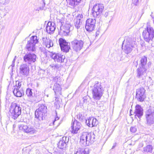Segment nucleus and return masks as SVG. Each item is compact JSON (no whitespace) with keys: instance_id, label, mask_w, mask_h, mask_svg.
<instances>
[{"instance_id":"f257e3e1","label":"nucleus","mask_w":154,"mask_h":154,"mask_svg":"<svg viewBox=\"0 0 154 154\" xmlns=\"http://www.w3.org/2000/svg\"><path fill=\"white\" fill-rule=\"evenodd\" d=\"M91 87L92 98L95 100H100L103 95L104 90L101 83L98 81L95 82L94 86Z\"/></svg>"},{"instance_id":"f03ea898","label":"nucleus","mask_w":154,"mask_h":154,"mask_svg":"<svg viewBox=\"0 0 154 154\" xmlns=\"http://www.w3.org/2000/svg\"><path fill=\"white\" fill-rule=\"evenodd\" d=\"M95 135L93 133L84 132L80 137V143L86 146L92 144L94 141Z\"/></svg>"},{"instance_id":"7ed1b4c3","label":"nucleus","mask_w":154,"mask_h":154,"mask_svg":"<svg viewBox=\"0 0 154 154\" xmlns=\"http://www.w3.org/2000/svg\"><path fill=\"white\" fill-rule=\"evenodd\" d=\"M143 36L145 41L151 43L154 41V29L148 25L143 32Z\"/></svg>"},{"instance_id":"20e7f679","label":"nucleus","mask_w":154,"mask_h":154,"mask_svg":"<svg viewBox=\"0 0 154 154\" xmlns=\"http://www.w3.org/2000/svg\"><path fill=\"white\" fill-rule=\"evenodd\" d=\"M135 46V42L131 38L127 37L122 44V49L124 52L128 54L131 52L133 48Z\"/></svg>"},{"instance_id":"39448f33","label":"nucleus","mask_w":154,"mask_h":154,"mask_svg":"<svg viewBox=\"0 0 154 154\" xmlns=\"http://www.w3.org/2000/svg\"><path fill=\"white\" fill-rule=\"evenodd\" d=\"M21 107L19 105L15 103H12L9 108V115L13 119H16L21 114Z\"/></svg>"},{"instance_id":"423d86ee","label":"nucleus","mask_w":154,"mask_h":154,"mask_svg":"<svg viewBox=\"0 0 154 154\" xmlns=\"http://www.w3.org/2000/svg\"><path fill=\"white\" fill-rule=\"evenodd\" d=\"M145 117L146 124L150 126L154 124V110L149 108L145 112Z\"/></svg>"},{"instance_id":"0eeeda50","label":"nucleus","mask_w":154,"mask_h":154,"mask_svg":"<svg viewBox=\"0 0 154 154\" xmlns=\"http://www.w3.org/2000/svg\"><path fill=\"white\" fill-rule=\"evenodd\" d=\"M47 107L43 104H41L35 112V118L40 121L43 120L45 119V116L47 112Z\"/></svg>"},{"instance_id":"6e6552de","label":"nucleus","mask_w":154,"mask_h":154,"mask_svg":"<svg viewBox=\"0 0 154 154\" xmlns=\"http://www.w3.org/2000/svg\"><path fill=\"white\" fill-rule=\"evenodd\" d=\"M38 42L37 37L36 36H33L28 41L26 45V48L29 51H33L35 50V45Z\"/></svg>"},{"instance_id":"1a4fd4ad","label":"nucleus","mask_w":154,"mask_h":154,"mask_svg":"<svg viewBox=\"0 0 154 154\" xmlns=\"http://www.w3.org/2000/svg\"><path fill=\"white\" fill-rule=\"evenodd\" d=\"M104 9L103 5L102 4H96L92 9V15L94 18H98L102 14Z\"/></svg>"},{"instance_id":"9d476101","label":"nucleus","mask_w":154,"mask_h":154,"mask_svg":"<svg viewBox=\"0 0 154 154\" xmlns=\"http://www.w3.org/2000/svg\"><path fill=\"white\" fill-rule=\"evenodd\" d=\"M71 43L73 49L77 52L80 51L82 49L84 42L82 40H78L75 39L71 42Z\"/></svg>"},{"instance_id":"9b49d317","label":"nucleus","mask_w":154,"mask_h":154,"mask_svg":"<svg viewBox=\"0 0 154 154\" xmlns=\"http://www.w3.org/2000/svg\"><path fill=\"white\" fill-rule=\"evenodd\" d=\"M96 21L94 19L89 18L86 21L85 28L86 30L91 32L94 30L96 24Z\"/></svg>"},{"instance_id":"f8f14e48","label":"nucleus","mask_w":154,"mask_h":154,"mask_svg":"<svg viewBox=\"0 0 154 154\" xmlns=\"http://www.w3.org/2000/svg\"><path fill=\"white\" fill-rule=\"evenodd\" d=\"M18 127L20 130L23 131L26 133H29L31 134L35 133L36 132L35 128L32 127L27 126L26 125H24L23 124L19 125Z\"/></svg>"},{"instance_id":"ddd939ff","label":"nucleus","mask_w":154,"mask_h":154,"mask_svg":"<svg viewBox=\"0 0 154 154\" xmlns=\"http://www.w3.org/2000/svg\"><path fill=\"white\" fill-rule=\"evenodd\" d=\"M36 55L33 53H29L26 54L23 57L24 61L29 64L34 63L36 61Z\"/></svg>"},{"instance_id":"4468645a","label":"nucleus","mask_w":154,"mask_h":154,"mask_svg":"<svg viewBox=\"0 0 154 154\" xmlns=\"http://www.w3.org/2000/svg\"><path fill=\"white\" fill-rule=\"evenodd\" d=\"M59 43L62 51L66 53L69 51L70 47L65 40L62 38H60L59 39Z\"/></svg>"},{"instance_id":"2eb2a0df","label":"nucleus","mask_w":154,"mask_h":154,"mask_svg":"<svg viewBox=\"0 0 154 154\" xmlns=\"http://www.w3.org/2000/svg\"><path fill=\"white\" fill-rule=\"evenodd\" d=\"M145 91L144 89L143 88L137 89L136 97L137 100L140 102H143L144 101L145 98L144 94Z\"/></svg>"},{"instance_id":"dca6fc26","label":"nucleus","mask_w":154,"mask_h":154,"mask_svg":"<svg viewBox=\"0 0 154 154\" xmlns=\"http://www.w3.org/2000/svg\"><path fill=\"white\" fill-rule=\"evenodd\" d=\"M20 74L24 76H27L29 73V64H22L20 66Z\"/></svg>"},{"instance_id":"f3484780","label":"nucleus","mask_w":154,"mask_h":154,"mask_svg":"<svg viewBox=\"0 0 154 154\" xmlns=\"http://www.w3.org/2000/svg\"><path fill=\"white\" fill-rule=\"evenodd\" d=\"M137 76L143 79L146 75V69L145 67L139 66L137 70Z\"/></svg>"},{"instance_id":"a211bd4d","label":"nucleus","mask_w":154,"mask_h":154,"mask_svg":"<svg viewBox=\"0 0 154 154\" xmlns=\"http://www.w3.org/2000/svg\"><path fill=\"white\" fill-rule=\"evenodd\" d=\"M81 126L82 125L80 122L75 120L71 124L72 133L73 134L77 133Z\"/></svg>"},{"instance_id":"6ab92c4d","label":"nucleus","mask_w":154,"mask_h":154,"mask_svg":"<svg viewBox=\"0 0 154 154\" xmlns=\"http://www.w3.org/2000/svg\"><path fill=\"white\" fill-rule=\"evenodd\" d=\"M50 56L55 61L60 63L64 62L65 58V56L60 54H51Z\"/></svg>"},{"instance_id":"aec40b11","label":"nucleus","mask_w":154,"mask_h":154,"mask_svg":"<svg viewBox=\"0 0 154 154\" xmlns=\"http://www.w3.org/2000/svg\"><path fill=\"white\" fill-rule=\"evenodd\" d=\"M69 140V138L66 137H63L57 144L58 147L60 149H63L66 147Z\"/></svg>"},{"instance_id":"412c9836","label":"nucleus","mask_w":154,"mask_h":154,"mask_svg":"<svg viewBox=\"0 0 154 154\" xmlns=\"http://www.w3.org/2000/svg\"><path fill=\"white\" fill-rule=\"evenodd\" d=\"M134 114L135 117H137L139 119L143 116V109L140 105H137L135 106Z\"/></svg>"},{"instance_id":"4be33fe9","label":"nucleus","mask_w":154,"mask_h":154,"mask_svg":"<svg viewBox=\"0 0 154 154\" xmlns=\"http://www.w3.org/2000/svg\"><path fill=\"white\" fill-rule=\"evenodd\" d=\"M86 123L88 126L90 127L96 126L98 124V120L93 117H90L86 121Z\"/></svg>"},{"instance_id":"5701e85b","label":"nucleus","mask_w":154,"mask_h":154,"mask_svg":"<svg viewBox=\"0 0 154 154\" xmlns=\"http://www.w3.org/2000/svg\"><path fill=\"white\" fill-rule=\"evenodd\" d=\"M55 23L49 22L46 26V32L50 34H52L55 31Z\"/></svg>"},{"instance_id":"b1692460","label":"nucleus","mask_w":154,"mask_h":154,"mask_svg":"<svg viewBox=\"0 0 154 154\" xmlns=\"http://www.w3.org/2000/svg\"><path fill=\"white\" fill-rule=\"evenodd\" d=\"M14 95L17 97H20L24 94V91L22 88L19 89L14 87L13 91Z\"/></svg>"},{"instance_id":"393cba45","label":"nucleus","mask_w":154,"mask_h":154,"mask_svg":"<svg viewBox=\"0 0 154 154\" xmlns=\"http://www.w3.org/2000/svg\"><path fill=\"white\" fill-rule=\"evenodd\" d=\"M60 78H58L57 77H55L54 78V81L56 82L53 87V90L55 93L58 92L61 90V88L58 81V79L60 80Z\"/></svg>"},{"instance_id":"a878e982","label":"nucleus","mask_w":154,"mask_h":154,"mask_svg":"<svg viewBox=\"0 0 154 154\" xmlns=\"http://www.w3.org/2000/svg\"><path fill=\"white\" fill-rule=\"evenodd\" d=\"M72 27L71 25L69 24H66L63 27V30H62L61 29V31L65 33V35H67L69 33L70 31V29Z\"/></svg>"},{"instance_id":"bb28decb","label":"nucleus","mask_w":154,"mask_h":154,"mask_svg":"<svg viewBox=\"0 0 154 154\" xmlns=\"http://www.w3.org/2000/svg\"><path fill=\"white\" fill-rule=\"evenodd\" d=\"M69 5L72 6L73 8L75 6L78 5L80 3L82 0H66Z\"/></svg>"},{"instance_id":"cd10ccee","label":"nucleus","mask_w":154,"mask_h":154,"mask_svg":"<svg viewBox=\"0 0 154 154\" xmlns=\"http://www.w3.org/2000/svg\"><path fill=\"white\" fill-rule=\"evenodd\" d=\"M44 43L46 47L49 48L53 45L52 41L49 38H47L44 40Z\"/></svg>"},{"instance_id":"c85d7f7f","label":"nucleus","mask_w":154,"mask_h":154,"mask_svg":"<svg viewBox=\"0 0 154 154\" xmlns=\"http://www.w3.org/2000/svg\"><path fill=\"white\" fill-rule=\"evenodd\" d=\"M153 147L152 145H148L143 148V152L149 154L152 152Z\"/></svg>"},{"instance_id":"c756f323","label":"nucleus","mask_w":154,"mask_h":154,"mask_svg":"<svg viewBox=\"0 0 154 154\" xmlns=\"http://www.w3.org/2000/svg\"><path fill=\"white\" fill-rule=\"evenodd\" d=\"M75 154H88V149L82 147H79Z\"/></svg>"},{"instance_id":"7c9ffc66","label":"nucleus","mask_w":154,"mask_h":154,"mask_svg":"<svg viewBox=\"0 0 154 154\" xmlns=\"http://www.w3.org/2000/svg\"><path fill=\"white\" fill-rule=\"evenodd\" d=\"M141 64L140 66L142 67H145V66L146 65L147 62V58L145 56H143L141 57L140 60Z\"/></svg>"},{"instance_id":"2f4dec72","label":"nucleus","mask_w":154,"mask_h":154,"mask_svg":"<svg viewBox=\"0 0 154 154\" xmlns=\"http://www.w3.org/2000/svg\"><path fill=\"white\" fill-rule=\"evenodd\" d=\"M74 25L76 28L78 29L80 28L81 26V23L80 19H77L75 20Z\"/></svg>"},{"instance_id":"473e14b6","label":"nucleus","mask_w":154,"mask_h":154,"mask_svg":"<svg viewBox=\"0 0 154 154\" xmlns=\"http://www.w3.org/2000/svg\"><path fill=\"white\" fill-rule=\"evenodd\" d=\"M50 66L55 70H59L60 69L61 66L60 65L52 64L50 65Z\"/></svg>"},{"instance_id":"72a5a7b5","label":"nucleus","mask_w":154,"mask_h":154,"mask_svg":"<svg viewBox=\"0 0 154 154\" xmlns=\"http://www.w3.org/2000/svg\"><path fill=\"white\" fill-rule=\"evenodd\" d=\"M77 119L81 122L85 119V117L81 113H79L77 116Z\"/></svg>"},{"instance_id":"f704fd0d","label":"nucleus","mask_w":154,"mask_h":154,"mask_svg":"<svg viewBox=\"0 0 154 154\" xmlns=\"http://www.w3.org/2000/svg\"><path fill=\"white\" fill-rule=\"evenodd\" d=\"M26 94L28 97H31L32 94V90L30 88L27 89L26 91Z\"/></svg>"},{"instance_id":"c9c22d12","label":"nucleus","mask_w":154,"mask_h":154,"mask_svg":"<svg viewBox=\"0 0 154 154\" xmlns=\"http://www.w3.org/2000/svg\"><path fill=\"white\" fill-rule=\"evenodd\" d=\"M45 72V70L40 68L38 72V75L41 77H42Z\"/></svg>"},{"instance_id":"e433bc0d","label":"nucleus","mask_w":154,"mask_h":154,"mask_svg":"<svg viewBox=\"0 0 154 154\" xmlns=\"http://www.w3.org/2000/svg\"><path fill=\"white\" fill-rule=\"evenodd\" d=\"M21 85V82H20L19 81H17L16 82V85L15 87L16 88H18L19 89H20V87Z\"/></svg>"},{"instance_id":"4c0bfd02","label":"nucleus","mask_w":154,"mask_h":154,"mask_svg":"<svg viewBox=\"0 0 154 154\" xmlns=\"http://www.w3.org/2000/svg\"><path fill=\"white\" fill-rule=\"evenodd\" d=\"M42 0L43 2V5H42V7H40L39 8H38L37 9V10L38 11H39V10H43V9L44 7L45 6V0Z\"/></svg>"},{"instance_id":"58836bf2","label":"nucleus","mask_w":154,"mask_h":154,"mask_svg":"<svg viewBox=\"0 0 154 154\" xmlns=\"http://www.w3.org/2000/svg\"><path fill=\"white\" fill-rule=\"evenodd\" d=\"M137 130L136 128L135 127H131L130 128L131 131L133 132L134 133Z\"/></svg>"},{"instance_id":"ea45409f","label":"nucleus","mask_w":154,"mask_h":154,"mask_svg":"<svg viewBox=\"0 0 154 154\" xmlns=\"http://www.w3.org/2000/svg\"><path fill=\"white\" fill-rule=\"evenodd\" d=\"M139 0H133V4L137 5L138 2Z\"/></svg>"},{"instance_id":"a19ab883","label":"nucleus","mask_w":154,"mask_h":154,"mask_svg":"<svg viewBox=\"0 0 154 154\" xmlns=\"http://www.w3.org/2000/svg\"><path fill=\"white\" fill-rule=\"evenodd\" d=\"M59 119V117H58V116H57L55 118V119L54 120V121L53 122V124L54 125V123L56 121H57Z\"/></svg>"},{"instance_id":"79ce46f5","label":"nucleus","mask_w":154,"mask_h":154,"mask_svg":"<svg viewBox=\"0 0 154 154\" xmlns=\"http://www.w3.org/2000/svg\"><path fill=\"white\" fill-rule=\"evenodd\" d=\"M15 62V59H14L12 61V63L11 65V66H12V67H14V66Z\"/></svg>"},{"instance_id":"37998d69","label":"nucleus","mask_w":154,"mask_h":154,"mask_svg":"<svg viewBox=\"0 0 154 154\" xmlns=\"http://www.w3.org/2000/svg\"><path fill=\"white\" fill-rule=\"evenodd\" d=\"M116 146V143H115L112 146V149L114 148Z\"/></svg>"},{"instance_id":"c03bdc74","label":"nucleus","mask_w":154,"mask_h":154,"mask_svg":"<svg viewBox=\"0 0 154 154\" xmlns=\"http://www.w3.org/2000/svg\"><path fill=\"white\" fill-rule=\"evenodd\" d=\"M60 23H61V25H63V23H63V22H62L61 21H60Z\"/></svg>"},{"instance_id":"a18cd8bd","label":"nucleus","mask_w":154,"mask_h":154,"mask_svg":"<svg viewBox=\"0 0 154 154\" xmlns=\"http://www.w3.org/2000/svg\"><path fill=\"white\" fill-rule=\"evenodd\" d=\"M16 56H15L14 59H15V60L16 59Z\"/></svg>"},{"instance_id":"49530a36","label":"nucleus","mask_w":154,"mask_h":154,"mask_svg":"<svg viewBox=\"0 0 154 154\" xmlns=\"http://www.w3.org/2000/svg\"><path fill=\"white\" fill-rule=\"evenodd\" d=\"M15 126V125H13V128H14V127H15V126Z\"/></svg>"},{"instance_id":"de8ad7c7","label":"nucleus","mask_w":154,"mask_h":154,"mask_svg":"<svg viewBox=\"0 0 154 154\" xmlns=\"http://www.w3.org/2000/svg\"><path fill=\"white\" fill-rule=\"evenodd\" d=\"M85 100H84V102H85Z\"/></svg>"}]
</instances>
